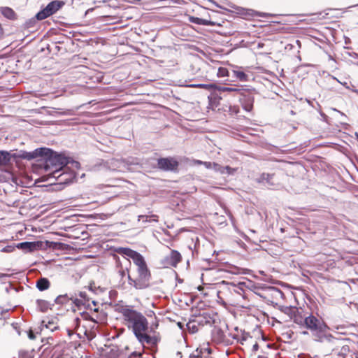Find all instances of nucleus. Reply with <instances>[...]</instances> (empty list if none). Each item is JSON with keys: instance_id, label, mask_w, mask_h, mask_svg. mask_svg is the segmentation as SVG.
I'll list each match as a JSON object with an SVG mask.
<instances>
[{"instance_id": "obj_1", "label": "nucleus", "mask_w": 358, "mask_h": 358, "mask_svg": "<svg viewBox=\"0 0 358 358\" xmlns=\"http://www.w3.org/2000/svg\"><path fill=\"white\" fill-rule=\"evenodd\" d=\"M18 157L28 160L38 157H43V169L51 178L57 177V174L69 164H71L73 168L79 169L80 167V164L78 162H70L64 155L54 152L52 150L46 148H38L33 152H22Z\"/></svg>"}, {"instance_id": "obj_2", "label": "nucleus", "mask_w": 358, "mask_h": 358, "mask_svg": "<svg viewBox=\"0 0 358 358\" xmlns=\"http://www.w3.org/2000/svg\"><path fill=\"white\" fill-rule=\"evenodd\" d=\"M117 310L122 315L124 324L132 329L135 336L142 344L146 343L150 345L157 344V338L146 334L148 322L141 313L128 306H120Z\"/></svg>"}, {"instance_id": "obj_3", "label": "nucleus", "mask_w": 358, "mask_h": 358, "mask_svg": "<svg viewBox=\"0 0 358 358\" xmlns=\"http://www.w3.org/2000/svg\"><path fill=\"white\" fill-rule=\"evenodd\" d=\"M117 252L131 258L136 266V275L128 274L129 284L136 289H141L148 287L150 273L143 257L138 252L127 248H120Z\"/></svg>"}, {"instance_id": "obj_4", "label": "nucleus", "mask_w": 358, "mask_h": 358, "mask_svg": "<svg viewBox=\"0 0 358 358\" xmlns=\"http://www.w3.org/2000/svg\"><path fill=\"white\" fill-rule=\"evenodd\" d=\"M75 168L71 167V164H69L64 167L62 169V173H57V177H53L55 178L59 184H70L72 183L76 177V172L74 171ZM76 169H77L76 168Z\"/></svg>"}, {"instance_id": "obj_5", "label": "nucleus", "mask_w": 358, "mask_h": 358, "mask_svg": "<svg viewBox=\"0 0 358 358\" xmlns=\"http://www.w3.org/2000/svg\"><path fill=\"white\" fill-rule=\"evenodd\" d=\"M63 5L64 3L61 1H53L48 3L43 10L38 12L36 17L39 20H44L57 12Z\"/></svg>"}, {"instance_id": "obj_6", "label": "nucleus", "mask_w": 358, "mask_h": 358, "mask_svg": "<svg viewBox=\"0 0 358 358\" xmlns=\"http://www.w3.org/2000/svg\"><path fill=\"white\" fill-rule=\"evenodd\" d=\"M303 327L310 329L314 334L323 331L325 326L315 317L310 315L305 317Z\"/></svg>"}, {"instance_id": "obj_7", "label": "nucleus", "mask_w": 358, "mask_h": 358, "mask_svg": "<svg viewBox=\"0 0 358 358\" xmlns=\"http://www.w3.org/2000/svg\"><path fill=\"white\" fill-rule=\"evenodd\" d=\"M126 257L127 256L124 255L122 259L118 258L116 261L118 273L122 277H124L126 275H128V274H129V270L131 266V262L129 259Z\"/></svg>"}, {"instance_id": "obj_8", "label": "nucleus", "mask_w": 358, "mask_h": 358, "mask_svg": "<svg viewBox=\"0 0 358 358\" xmlns=\"http://www.w3.org/2000/svg\"><path fill=\"white\" fill-rule=\"evenodd\" d=\"M178 165V162L173 158H162L158 160V166L163 170H174Z\"/></svg>"}, {"instance_id": "obj_9", "label": "nucleus", "mask_w": 358, "mask_h": 358, "mask_svg": "<svg viewBox=\"0 0 358 358\" xmlns=\"http://www.w3.org/2000/svg\"><path fill=\"white\" fill-rule=\"evenodd\" d=\"M181 259L182 257L179 252L171 250L170 255L166 257V262L167 265L176 267Z\"/></svg>"}, {"instance_id": "obj_10", "label": "nucleus", "mask_w": 358, "mask_h": 358, "mask_svg": "<svg viewBox=\"0 0 358 358\" xmlns=\"http://www.w3.org/2000/svg\"><path fill=\"white\" fill-rule=\"evenodd\" d=\"M22 152V151L18 153L11 154L7 151L0 150V165L8 164L10 161L11 157L17 158L18 155H20ZM19 158L20 157H19Z\"/></svg>"}, {"instance_id": "obj_11", "label": "nucleus", "mask_w": 358, "mask_h": 358, "mask_svg": "<svg viewBox=\"0 0 358 358\" xmlns=\"http://www.w3.org/2000/svg\"><path fill=\"white\" fill-rule=\"evenodd\" d=\"M57 329L58 325L53 320H49L48 322H46L45 320H43L40 326L41 331L43 333H46L47 331L52 332Z\"/></svg>"}, {"instance_id": "obj_12", "label": "nucleus", "mask_w": 358, "mask_h": 358, "mask_svg": "<svg viewBox=\"0 0 358 358\" xmlns=\"http://www.w3.org/2000/svg\"><path fill=\"white\" fill-rule=\"evenodd\" d=\"M273 175L269 173H262L258 178H256V181L259 183L272 185L271 180Z\"/></svg>"}, {"instance_id": "obj_13", "label": "nucleus", "mask_w": 358, "mask_h": 358, "mask_svg": "<svg viewBox=\"0 0 358 358\" xmlns=\"http://www.w3.org/2000/svg\"><path fill=\"white\" fill-rule=\"evenodd\" d=\"M17 248L27 251H32L36 248L33 242H22L17 245Z\"/></svg>"}, {"instance_id": "obj_14", "label": "nucleus", "mask_w": 358, "mask_h": 358, "mask_svg": "<svg viewBox=\"0 0 358 358\" xmlns=\"http://www.w3.org/2000/svg\"><path fill=\"white\" fill-rule=\"evenodd\" d=\"M36 287L40 291L46 290L50 287V282L46 278H41L37 281Z\"/></svg>"}, {"instance_id": "obj_15", "label": "nucleus", "mask_w": 358, "mask_h": 358, "mask_svg": "<svg viewBox=\"0 0 358 358\" xmlns=\"http://www.w3.org/2000/svg\"><path fill=\"white\" fill-rule=\"evenodd\" d=\"M189 87H196V88H202L207 90H215L217 88V85L214 83L209 84H191L187 85Z\"/></svg>"}, {"instance_id": "obj_16", "label": "nucleus", "mask_w": 358, "mask_h": 358, "mask_svg": "<svg viewBox=\"0 0 358 358\" xmlns=\"http://www.w3.org/2000/svg\"><path fill=\"white\" fill-rule=\"evenodd\" d=\"M254 341L253 337L250 336L249 334H243L241 338L240 342L242 345H245L246 348H250V344H252Z\"/></svg>"}, {"instance_id": "obj_17", "label": "nucleus", "mask_w": 358, "mask_h": 358, "mask_svg": "<svg viewBox=\"0 0 358 358\" xmlns=\"http://www.w3.org/2000/svg\"><path fill=\"white\" fill-rule=\"evenodd\" d=\"M0 11H1V14L3 16H5L6 17H7L8 19L13 20L15 18V15L14 11L8 7L1 8Z\"/></svg>"}, {"instance_id": "obj_18", "label": "nucleus", "mask_w": 358, "mask_h": 358, "mask_svg": "<svg viewBox=\"0 0 358 358\" xmlns=\"http://www.w3.org/2000/svg\"><path fill=\"white\" fill-rule=\"evenodd\" d=\"M190 21L193 23H195L196 24H200V25H212V24H213V23L211 22L210 21H208L205 19L195 17H192L190 18Z\"/></svg>"}, {"instance_id": "obj_19", "label": "nucleus", "mask_w": 358, "mask_h": 358, "mask_svg": "<svg viewBox=\"0 0 358 358\" xmlns=\"http://www.w3.org/2000/svg\"><path fill=\"white\" fill-rule=\"evenodd\" d=\"M233 73L235 77L240 81L245 82L248 80V76L243 71L238 70H233Z\"/></svg>"}, {"instance_id": "obj_20", "label": "nucleus", "mask_w": 358, "mask_h": 358, "mask_svg": "<svg viewBox=\"0 0 358 358\" xmlns=\"http://www.w3.org/2000/svg\"><path fill=\"white\" fill-rule=\"evenodd\" d=\"M293 320H294V323H296L301 327H303L304 322H305V317H303L301 315L297 314V315H294Z\"/></svg>"}, {"instance_id": "obj_21", "label": "nucleus", "mask_w": 358, "mask_h": 358, "mask_svg": "<svg viewBox=\"0 0 358 358\" xmlns=\"http://www.w3.org/2000/svg\"><path fill=\"white\" fill-rule=\"evenodd\" d=\"M217 76L220 78L228 76L229 71L226 68L220 67L218 69Z\"/></svg>"}, {"instance_id": "obj_22", "label": "nucleus", "mask_w": 358, "mask_h": 358, "mask_svg": "<svg viewBox=\"0 0 358 358\" xmlns=\"http://www.w3.org/2000/svg\"><path fill=\"white\" fill-rule=\"evenodd\" d=\"M216 89L221 92H228L240 91V90L238 88H232V87H217Z\"/></svg>"}, {"instance_id": "obj_23", "label": "nucleus", "mask_w": 358, "mask_h": 358, "mask_svg": "<svg viewBox=\"0 0 358 358\" xmlns=\"http://www.w3.org/2000/svg\"><path fill=\"white\" fill-rule=\"evenodd\" d=\"M68 297L66 295H60L57 296L55 299L56 303H64L67 301Z\"/></svg>"}, {"instance_id": "obj_24", "label": "nucleus", "mask_w": 358, "mask_h": 358, "mask_svg": "<svg viewBox=\"0 0 358 358\" xmlns=\"http://www.w3.org/2000/svg\"><path fill=\"white\" fill-rule=\"evenodd\" d=\"M236 170H237L236 169L231 168L229 166H224V171H226L225 174H227V175L234 174L235 172L236 171Z\"/></svg>"}, {"instance_id": "obj_25", "label": "nucleus", "mask_w": 358, "mask_h": 358, "mask_svg": "<svg viewBox=\"0 0 358 358\" xmlns=\"http://www.w3.org/2000/svg\"><path fill=\"white\" fill-rule=\"evenodd\" d=\"M251 350L253 352H256L259 349V345L257 341L254 340L253 343L250 344Z\"/></svg>"}, {"instance_id": "obj_26", "label": "nucleus", "mask_w": 358, "mask_h": 358, "mask_svg": "<svg viewBox=\"0 0 358 358\" xmlns=\"http://www.w3.org/2000/svg\"><path fill=\"white\" fill-rule=\"evenodd\" d=\"M14 250V247L11 245H8L3 248L1 249V252H12Z\"/></svg>"}, {"instance_id": "obj_27", "label": "nucleus", "mask_w": 358, "mask_h": 358, "mask_svg": "<svg viewBox=\"0 0 358 358\" xmlns=\"http://www.w3.org/2000/svg\"><path fill=\"white\" fill-rule=\"evenodd\" d=\"M19 356L20 358H29V355L28 352L21 350L19 352Z\"/></svg>"}, {"instance_id": "obj_28", "label": "nucleus", "mask_w": 358, "mask_h": 358, "mask_svg": "<svg viewBox=\"0 0 358 358\" xmlns=\"http://www.w3.org/2000/svg\"><path fill=\"white\" fill-rule=\"evenodd\" d=\"M148 218H149V217L147 215H140V216H138V221L142 220V222H143L150 221V219L148 220Z\"/></svg>"}, {"instance_id": "obj_29", "label": "nucleus", "mask_w": 358, "mask_h": 358, "mask_svg": "<svg viewBox=\"0 0 358 358\" xmlns=\"http://www.w3.org/2000/svg\"><path fill=\"white\" fill-rule=\"evenodd\" d=\"M129 358H141V353L134 352L131 354V355L129 357Z\"/></svg>"}, {"instance_id": "obj_30", "label": "nucleus", "mask_w": 358, "mask_h": 358, "mask_svg": "<svg viewBox=\"0 0 358 358\" xmlns=\"http://www.w3.org/2000/svg\"><path fill=\"white\" fill-rule=\"evenodd\" d=\"M203 165L208 169H211L213 167V163L209 162H204Z\"/></svg>"}, {"instance_id": "obj_31", "label": "nucleus", "mask_w": 358, "mask_h": 358, "mask_svg": "<svg viewBox=\"0 0 358 358\" xmlns=\"http://www.w3.org/2000/svg\"><path fill=\"white\" fill-rule=\"evenodd\" d=\"M190 358H202L200 355V352H198V350H196V353L193 354L190 356Z\"/></svg>"}, {"instance_id": "obj_32", "label": "nucleus", "mask_w": 358, "mask_h": 358, "mask_svg": "<svg viewBox=\"0 0 358 358\" xmlns=\"http://www.w3.org/2000/svg\"><path fill=\"white\" fill-rule=\"evenodd\" d=\"M28 336L30 339L31 340H34L35 339L36 336L34 335V334L33 333V331L31 330H30L28 333Z\"/></svg>"}, {"instance_id": "obj_33", "label": "nucleus", "mask_w": 358, "mask_h": 358, "mask_svg": "<svg viewBox=\"0 0 358 358\" xmlns=\"http://www.w3.org/2000/svg\"><path fill=\"white\" fill-rule=\"evenodd\" d=\"M217 172L220 173V174H225L226 171H224V166L220 165Z\"/></svg>"}, {"instance_id": "obj_34", "label": "nucleus", "mask_w": 358, "mask_h": 358, "mask_svg": "<svg viewBox=\"0 0 358 358\" xmlns=\"http://www.w3.org/2000/svg\"><path fill=\"white\" fill-rule=\"evenodd\" d=\"M219 166L220 164L213 162V167L212 169H214L216 172H217Z\"/></svg>"}, {"instance_id": "obj_35", "label": "nucleus", "mask_w": 358, "mask_h": 358, "mask_svg": "<svg viewBox=\"0 0 358 358\" xmlns=\"http://www.w3.org/2000/svg\"><path fill=\"white\" fill-rule=\"evenodd\" d=\"M203 162H204L201 161V160H194L193 164H198V165H201V164L203 165Z\"/></svg>"}, {"instance_id": "obj_36", "label": "nucleus", "mask_w": 358, "mask_h": 358, "mask_svg": "<svg viewBox=\"0 0 358 358\" xmlns=\"http://www.w3.org/2000/svg\"><path fill=\"white\" fill-rule=\"evenodd\" d=\"M244 108L247 111H250L252 109V105L249 104L248 106H244Z\"/></svg>"}, {"instance_id": "obj_37", "label": "nucleus", "mask_w": 358, "mask_h": 358, "mask_svg": "<svg viewBox=\"0 0 358 358\" xmlns=\"http://www.w3.org/2000/svg\"><path fill=\"white\" fill-rule=\"evenodd\" d=\"M219 340L222 339L223 337V333L221 331H217Z\"/></svg>"}, {"instance_id": "obj_38", "label": "nucleus", "mask_w": 358, "mask_h": 358, "mask_svg": "<svg viewBox=\"0 0 358 358\" xmlns=\"http://www.w3.org/2000/svg\"><path fill=\"white\" fill-rule=\"evenodd\" d=\"M157 215H152L150 217V218H152V220L153 221H157Z\"/></svg>"}, {"instance_id": "obj_39", "label": "nucleus", "mask_w": 358, "mask_h": 358, "mask_svg": "<svg viewBox=\"0 0 358 358\" xmlns=\"http://www.w3.org/2000/svg\"><path fill=\"white\" fill-rule=\"evenodd\" d=\"M197 331V328L196 327V326L193 324H192V332H196Z\"/></svg>"}, {"instance_id": "obj_40", "label": "nucleus", "mask_w": 358, "mask_h": 358, "mask_svg": "<svg viewBox=\"0 0 358 358\" xmlns=\"http://www.w3.org/2000/svg\"><path fill=\"white\" fill-rule=\"evenodd\" d=\"M198 289H199V290H201L202 287H201V286H199V287H198Z\"/></svg>"}, {"instance_id": "obj_41", "label": "nucleus", "mask_w": 358, "mask_h": 358, "mask_svg": "<svg viewBox=\"0 0 358 358\" xmlns=\"http://www.w3.org/2000/svg\"><path fill=\"white\" fill-rule=\"evenodd\" d=\"M259 358H266V357H259Z\"/></svg>"}, {"instance_id": "obj_42", "label": "nucleus", "mask_w": 358, "mask_h": 358, "mask_svg": "<svg viewBox=\"0 0 358 358\" xmlns=\"http://www.w3.org/2000/svg\"><path fill=\"white\" fill-rule=\"evenodd\" d=\"M57 358H62V357H57Z\"/></svg>"}]
</instances>
